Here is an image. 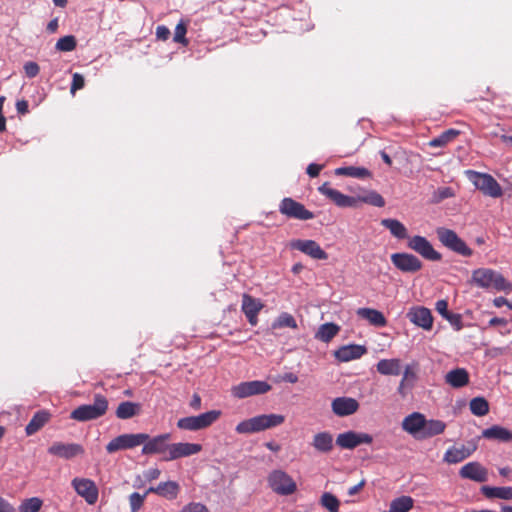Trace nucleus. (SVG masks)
I'll list each match as a JSON object with an SVG mask.
<instances>
[{"instance_id": "obj_1", "label": "nucleus", "mask_w": 512, "mask_h": 512, "mask_svg": "<svg viewBox=\"0 0 512 512\" xmlns=\"http://www.w3.org/2000/svg\"><path fill=\"white\" fill-rule=\"evenodd\" d=\"M318 191L332 201L338 207H356L358 202L370 204L375 207H383L385 205L384 198L376 191H368L357 197L347 196L340 191L332 188L329 182L323 183Z\"/></svg>"}, {"instance_id": "obj_2", "label": "nucleus", "mask_w": 512, "mask_h": 512, "mask_svg": "<svg viewBox=\"0 0 512 512\" xmlns=\"http://www.w3.org/2000/svg\"><path fill=\"white\" fill-rule=\"evenodd\" d=\"M285 421L281 414H262L239 422L235 431L238 434H253L280 426Z\"/></svg>"}, {"instance_id": "obj_3", "label": "nucleus", "mask_w": 512, "mask_h": 512, "mask_svg": "<svg viewBox=\"0 0 512 512\" xmlns=\"http://www.w3.org/2000/svg\"><path fill=\"white\" fill-rule=\"evenodd\" d=\"M472 281L481 288L494 289L505 293L512 292V283L507 281L502 274L488 268H479L473 271Z\"/></svg>"}, {"instance_id": "obj_4", "label": "nucleus", "mask_w": 512, "mask_h": 512, "mask_svg": "<svg viewBox=\"0 0 512 512\" xmlns=\"http://www.w3.org/2000/svg\"><path fill=\"white\" fill-rule=\"evenodd\" d=\"M107 410V398L102 394H95L92 404L78 406L71 412L70 418L79 422H86L102 417L106 414Z\"/></svg>"}, {"instance_id": "obj_5", "label": "nucleus", "mask_w": 512, "mask_h": 512, "mask_svg": "<svg viewBox=\"0 0 512 512\" xmlns=\"http://www.w3.org/2000/svg\"><path fill=\"white\" fill-rule=\"evenodd\" d=\"M467 178L484 195L492 198H499L503 194L502 187L493 176L487 173H481L474 170L465 171Z\"/></svg>"}, {"instance_id": "obj_6", "label": "nucleus", "mask_w": 512, "mask_h": 512, "mask_svg": "<svg viewBox=\"0 0 512 512\" xmlns=\"http://www.w3.org/2000/svg\"><path fill=\"white\" fill-rule=\"evenodd\" d=\"M220 416L221 411L211 410L197 416L183 417L177 421V427L188 431L205 429L216 422Z\"/></svg>"}, {"instance_id": "obj_7", "label": "nucleus", "mask_w": 512, "mask_h": 512, "mask_svg": "<svg viewBox=\"0 0 512 512\" xmlns=\"http://www.w3.org/2000/svg\"><path fill=\"white\" fill-rule=\"evenodd\" d=\"M267 481L269 487L278 495L288 496L297 490L296 482L283 470H273Z\"/></svg>"}, {"instance_id": "obj_8", "label": "nucleus", "mask_w": 512, "mask_h": 512, "mask_svg": "<svg viewBox=\"0 0 512 512\" xmlns=\"http://www.w3.org/2000/svg\"><path fill=\"white\" fill-rule=\"evenodd\" d=\"M271 389L272 386L268 382L261 380H253L241 382L237 385H234L231 388V394L235 398L244 399L255 395L266 394Z\"/></svg>"}, {"instance_id": "obj_9", "label": "nucleus", "mask_w": 512, "mask_h": 512, "mask_svg": "<svg viewBox=\"0 0 512 512\" xmlns=\"http://www.w3.org/2000/svg\"><path fill=\"white\" fill-rule=\"evenodd\" d=\"M437 236L440 242L452 251L465 257L472 255L473 251L453 230L447 228H438Z\"/></svg>"}, {"instance_id": "obj_10", "label": "nucleus", "mask_w": 512, "mask_h": 512, "mask_svg": "<svg viewBox=\"0 0 512 512\" xmlns=\"http://www.w3.org/2000/svg\"><path fill=\"white\" fill-rule=\"evenodd\" d=\"M279 212L287 218L297 220H311L314 218L313 212L306 209L305 206L290 197H285L279 204Z\"/></svg>"}, {"instance_id": "obj_11", "label": "nucleus", "mask_w": 512, "mask_h": 512, "mask_svg": "<svg viewBox=\"0 0 512 512\" xmlns=\"http://www.w3.org/2000/svg\"><path fill=\"white\" fill-rule=\"evenodd\" d=\"M148 434L136 433V434H122L113 438L107 445L106 451L110 454L115 453L119 450L132 449L147 440Z\"/></svg>"}, {"instance_id": "obj_12", "label": "nucleus", "mask_w": 512, "mask_h": 512, "mask_svg": "<svg viewBox=\"0 0 512 512\" xmlns=\"http://www.w3.org/2000/svg\"><path fill=\"white\" fill-rule=\"evenodd\" d=\"M171 438V435L169 433H164L157 435L153 438H151L148 435L147 440H145L144 443H142V454L143 455H154L158 454L161 455V460L165 461V457L167 456V453L169 451V440Z\"/></svg>"}, {"instance_id": "obj_13", "label": "nucleus", "mask_w": 512, "mask_h": 512, "mask_svg": "<svg viewBox=\"0 0 512 512\" xmlns=\"http://www.w3.org/2000/svg\"><path fill=\"white\" fill-rule=\"evenodd\" d=\"M71 485L76 493L84 498L88 504L93 505L97 502L99 490L93 480L76 477L71 481Z\"/></svg>"}, {"instance_id": "obj_14", "label": "nucleus", "mask_w": 512, "mask_h": 512, "mask_svg": "<svg viewBox=\"0 0 512 512\" xmlns=\"http://www.w3.org/2000/svg\"><path fill=\"white\" fill-rule=\"evenodd\" d=\"M290 248L298 250L314 260L328 259V254L314 240L295 239L290 242Z\"/></svg>"}, {"instance_id": "obj_15", "label": "nucleus", "mask_w": 512, "mask_h": 512, "mask_svg": "<svg viewBox=\"0 0 512 512\" xmlns=\"http://www.w3.org/2000/svg\"><path fill=\"white\" fill-rule=\"evenodd\" d=\"M372 441L373 437L368 433L347 431L338 434L335 442L342 449H354L361 444H371Z\"/></svg>"}, {"instance_id": "obj_16", "label": "nucleus", "mask_w": 512, "mask_h": 512, "mask_svg": "<svg viewBox=\"0 0 512 512\" xmlns=\"http://www.w3.org/2000/svg\"><path fill=\"white\" fill-rule=\"evenodd\" d=\"M408 247L430 261H439L442 258L441 254L422 236L411 237L408 241Z\"/></svg>"}, {"instance_id": "obj_17", "label": "nucleus", "mask_w": 512, "mask_h": 512, "mask_svg": "<svg viewBox=\"0 0 512 512\" xmlns=\"http://www.w3.org/2000/svg\"><path fill=\"white\" fill-rule=\"evenodd\" d=\"M202 446L197 443L179 442L171 443L165 461H173L183 457H189L201 452Z\"/></svg>"}, {"instance_id": "obj_18", "label": "nucleus", "mask_w": 512, "mask_h": 512, "mask_svg": "<svg viewBox=\"0 0 512 512\" xmlns=\"http://www.w3.org/2000/svg\"><path fill=\"white\" fill-rule=\"evenodd\" d=\"M391 261L397 269L405 273H415L422 268V262L413 254L394 253Z\"/></svg>"}, {"instance_id": "obj_19", "label": "nucleus", "mask_w": 512, "mask_h": 512, "mask_svg": "<svg viewBox=\"0 0 512 512\" xmlns=\"http://www.w3.org/2000/svg\"><path fill=\"white\" fill-rule=\"evenodd\" d=\"M264 305L261 300L244 293L242 295L241 310L245 314L248 322L252 326L258 324V314L263 309Z\"/></svg>"}, {"instance_id": "obj_20", "label": "nucleus", "mask_w": 512, "mask_h": 512, "mask_svg": "<svg viewBox=\"0 0 512 512\" xmlns=\"http://www.w3.org/2000/svg\"><path fill=\"white\" fill-rule=\"evenodd\" d=\"M459 475L463 479H469L478 483L488 480V470L479 462H469L461 467Z\"/></svg>"}, {"instance_id": "obj_21", "label": "nucleus", "mask_w": 512, "mask_h": 512, "mask_svg": "<svg viewBox=\"0 0 512 512\" xmlns=\"http://www.w3.org/2000/svg\"><path fill=\"white\" fill-rule=\"evenodd\" d=\"M48 453L64 459H72L84 453V448L77 443L54 442L49 448Z\"/></svg>"}, {"instance_id": "obj_22", "label": "nucleus", "mask_w": 512, "mask_h": 512, "mask_svg": "<svg viewBox=\"0 0 512 512\" xmlns=\"http://www.w3.org/2000/svg\"><path fill=\"white\" fill-rule=\"evenodd\" d=\"M426 418L419 412H413L406 416L402 421V429L407 433L411 434L415 438L420 439L425 427Z\"/></svg>"}, {"instance_id": "obj_23", "label": "nucleus", "mask_w": 512, "mask_h": 512, "mask_svg": "<svg viewBox=\"0 0 512 512\" xmlns=\"http://www.w3.org/2000/svg\"><path fill=\"white\" fill-rule=\"evenodd\" d=\"M407 317L413 324L425 330H430L432 328L433 317L428 308L420 306L411 308L407 313Z\"/></svg>"}, {"instance_id": "obj_24", "label": "nucleus", "mask_w": 512, "mask_h": 512, "mask_svg": "<svg viewBox=\"0 0 512 512\" xmlns=\"http://www.w3.org/2000/svg\"><path fill=\"white\" fill-rule=\"evenodd\" d=\"M331 407L335 415L344 417L354 414L359 408V403L354 398L338 397L332 401Z\"/></svg>"}, {"instance_id": "obj_25", "label": "nucleus", "mask_w": 512, "mask_h": 512, "mask_svg": "<svg viewBox=\"0 0 512 512\" xmlns=\"http://www.w3.org/2000/svg\"><path fill=\"white\" fill-rule=\"evenodd\" d=\"M366 351V348L362 345L350 344L337 349L334 356L341 362H348L359 359L366 353Z\"/></svg>"}, {"instance_id": "obj_26", "label": "nucleus", "mask_w": 512, "mask_h": 512, "mask_svg": "<svg viewBox=\"0 0 512 512\" xmlns=\"http://www.w3.org/2000/svg\"><path fill=\"white\" fill-rule=\"evenodd\" d=\"M311 446L319 453L328 454L334 448L333 435L328 431L318 432L313 436Z\"/></svg>"}, {"instance_id": "obj_27", "label": "nucleus", "mask_w": 512, "mask_h": 512, "mask_svg": "<svg viewBox=\"0 0 512 512\" xmlns=\"http://www.w3.org/2000/svg\"><path fill=\"white\" fill-rule=\"evenodd\" d=\"M180 486L175 481L161 482L156 487L147 489V493H154L169 500L177 498Z\"/></svg>"}, {"instance_id": "obj_28", "label": "nucleus", "mask_w": 512, "mask_h": 512, "mask_svg": "<svg viewBox=\"0 0 512 512\" xmlns=\"http://www.w3.org/2000/svg\"><path fill=\"white\" fill-rule=\"evenodd\" d=\"M51 419V414L47 410L37 411L29 423L26 425L25 432L28 436H31L37 433L40 429L44 427L45 424L49 422Z\"/></svg>"}, {"instance_id": "obj_29", "label": "nucleus", "mask_w": 512, "mask_h": 512, "mask_svg": "<svg viewBox=\"0 0 512 512\" xmlns=\"http://www.w3.org/2000/svg\"><path fill=\"white\" fill-rule=\"evenodd\" d=\"M474 450L475 447L470 449L466 448L463 445L461 447L453 446L447 449V451L444 454L443 460L449 464H456L468 458Z\"/></svg>"}, {"instance_id": "obj_30", "label": "nucleus", "mask_w": 512, "mask_h": 512, "mask_svg": "<svg viewBox=\"0 0 512 512\" xmlns=\"http://www.w3.org/2000/svg\"><path fill=\"white\" fill-rule=\"evenodd\" d=\"M482 437L507 443L512 441V431L499 425H493L482 431Z\"/></svg>"}, {"instance_id": "obj_31", "label": "nucleus", "mask_w": 512, "mask_h": 512, "mask_svg": "<svg viewBox=\"0 0 512 512\" xmlns=\"http://www.w3.org/2000/svg\"><path fill=\"white\" fill-rule=\"evenodd\" d=\"M445 381L453 388H461L469 383V373L464 368H456L446 374Z\"/></svg>"}, {"instance_id": "obj_32", "label": "nucleus", "mask_w": 512, "mask_h": 512, "mask_svg": "<svg viewBox=\"0 0 512 512\" xmlns=\"http://www.w3.org/2000/svg\"><path fill=\"white\" fill-rule=\"evenodd\" d=\"M357 315L367 320L371 325L376 327H384L387 324L386 318L383 313L373 308H359Z\"/></svg>"}, {"instance_id": "obj_33", "label": "nucleus", "mask_w": 512, "mask_h": 512, "mask_svg": "<svg viewBox=\"0 0 512 512\" xmlns=\"http://www.w3.org/2000/svg\"><path fill=\"white\" fill-rule=\"evenodd\" d=\"M376 369L382 375L397 376L401 373V361L397 358L381 359L376 364Z\"/></svg>"}, {"instance_id": "obj_34", "label": "nucleus", "mask_w": 512, "mask_h": 512, "mask_svg": "<svg viewBox=\"0 0 512 512\" xmlns=\"http://www.w3.org/2000/svg\"><path fill=\"white\" fill-rule=\"evenodd\" d=\"M335 175L337 176H348L358 179H365L372 177V173L364 167L346 166L335 169Z\"/></svg>"}, {"instance_id": "obj_35", "label": "nucleus", "mask_w": 512, "mask_h": 512, "mask_svg": "<svg viewBox=\"0 0 512 512\" xmlns=\"http://www.w3.org/2000/svg\"><path fill=\"white\" fill-rule=\"evenodd\" d=\"M424 426L425 427L423 428V432L421 434L420 439L431 438L436 435L442 434L446 429L445 422L437 419H426Z\"/></svg>"}, {"instance_id": "obj_36", "label": "nucleus", "mask_w": 512, "mask_h": 512, "mask_svg": "<svg viewBox=\"0 0 512 512\" xmlns=\"http://www.w3.org/2000/svg\"><path fill=\"white\" fill-rule=\"evenodd\" d=\"M381 225L388 229L390 233L398 239H405L408 237L406 227L397 219H382Z\"/></svg>"}, {"instance_id": "obj_37", "label": "nucleus", "mask_w": 512, "mask_h": 512, "mask_svg": "<svg viewBox=\"0 0 512 512\" xmlns=\"http://www.w3.org/2000/svg\"><path fill=\"white\" fill-rule=\"evenodd\" d=\"M460 135V131L457 129H448L442 132L439 136L431 139L428 143L430 147H445L452 141H454Z\"/></svg>"}, {"instance_id": "obj_38", "label": "nucleus", "mask_w": 512, "mask_h": 512, "mask_svg": "<svg viewBox=\"0 0 512 512\" xmlns=\"http://www.w3.org/2000/svg\"><path fill=\"white\" fill-rule=\"evenodd\" d=\"M481 492L487 498L512 499V487L482 486Z\"/></svg>"}, {"instance_id": "obj_39", "label": "nucleus", "mask_w": 512, "mask_h": 512, "mask_svg": "<svg viewBox=\"0 0 512 512\" xmlns=\"http://www.w3.org/2000/svg\"><path fill=\"white\" fill-rule=\"evenodd\" d=\"M340 331V327L335 323L322 324L315 334V338L328 343L330 342Z\"/></svg>"}, {"instance_id": "obj_40", "label": "nucleus", "mask_w": 512, "mask_h": 512, "mask_svg": "<svg viewBox=\"0 0 512 512\" xmlns=\"http://www.w3.org/2000/svg\"><path fill=\"white\" fill-rule=\"evenodd\" d=\"M140 411V404L124 401L119 404L116 409V416L119 419H130L137 415Z\"/></svg>"}, {"instance_id": "obj_41", "label": "nucleus", "mask_w": 512, "mask_h": 512, "mask_svg": "<svg viewBox=\"0 0 512 512\" xmlns=\"http://www.w3.org/2000/svg\"><path fill=\"white\" fill-rule=\"evenodd\" d=\"M414 505L410 496H401L391 501L388 512H409Z\"/></svg>"}, {"instance_id": "obj_42", "label": "nucleus", "mask_w": 512, "mask_h": 512, "mask_svg": "<svg viewBox=\"0 0 512 512\" xmlns=\"http://www.w3.org/2000/svg\"><path fill=\"white\" fill-rule=\"evenodd\" d=\"M470 411L475 416H485L489 412V403L483 397H475L470 401Z\"/></svg>"}, {"instance_id": "obj_43", "label": "nucleus", "mask_w": 512, "mask_h": 512, "mask_svg": "<svg viewBox=\"0 0 512 512\" xmlns=\"http://www.w3.org/2000/svg\"><path fill=\"white\" fill-rule=\"evenodd\" d=\"M320 504L330 512H338L340 501L330 492H325L320 498Z\"/></svg>"}, {"instance_id": "obj_44", "label": "nucleus", "mask_w": 512, "mask_h": 512, "mask_svg": "<svg viewBox=\"0 0 512 512\" xmlns=\"http://www.w3.org/2000/svg\"><path fill=\"white\" fill-rule=\"evenodd\" d=\"M77 46L76 38L73 35H67L64 37H61L56 45L55 48L58 51L61 52H70L73 51Z\"/></svg>"}, {"instance_id": "obj_45", "label": "nucleus", "mask_w": 512, "mask_h": 512, "mask_svg": "<svg viewBox=\"0 0 512 512\" xmlns=\"http://www.w3.org/2000/svg\"><path fill=\"white\" fill-rule=\"evenodd\" d=\"M42 504V500L38 497L25 499L19 506V512H38Z\"/></svg>"}, {"instance_id": "obj_46", "label": "nucleus", "mask_w": 512, "mask_h": 512, "mask_svg": "<svg viewBox=\"0 0 512 512\" xmlns=\"http://www.w3.org/2000/svg\"><path fill=\"white\" fill-rule=\"evenodd\" d=\"M274 328H283V327H289L292 329L297 328V323L294 317L289 313H281L276 322L273 324Z\"/></svg>"}, {"instance_id": "obj_47", "label": "nucleus", "mask_w": 512, "mask_h": 512, "mask_svg": "<svg viewBox=\"0 0 512 512\" xmlns=\"http://www.w3.org/2000/svg\"><path fill=\"white\" fill-rule=\"evenodd\" d=\"M149 493L147 491L144 494L133 492L129 496V504L131 512H138L143 506L145 499Z\"/></svg>"}, {"instance_id": "obj_48", "label": "nucleus", "mask_w": 512, "mask_h": 512, "mask_svg": "<svg viewBox=\"0 0 512 512\" xmlns=\"http://www.w3.org/2000/svg\"><path fill=\"white\" fill-rule=\"evenodd\" d=\"M186 33H187V25L183 21L179 22L175 28L174 37H173L174 42L180 43L183 45H187L188 40L186 38Z\"/></svg>"}, {"instance_id": "obj_49", "label": "nucleus", "mask_w": 512, "mask_h": 512, "mask_svg": "<svg viewBox=\"0 0 512 512\" xmlns=\"http://www.w3.org/2000/svg\"><path fill=\"white\" fill-rule=\"evenodd\" d=\"M85 80L83 75L80 73H74L72 76V83L70 87V92L74 94L77 90H80L84 87Z\"/></svg>"}, {"instance_id": "obj_50", "label": "nucleus", "mask_w": 512, "mask_h": 512, "mask_svg": "<svg viewBox=\"0 0 512 512\" xmlns=\"http://www.w3.org/2000/svg\"><path fill=\"white\" fill-rule=\"evenodd\" d=\"M24 71L28 78H34L39 74L40 67L34 61H29L24 64Z\"/></svg>"}, {"instance_id": "obj_51", "label": "nucleus", "mask_w": 512, "mask_h": 512, "mask_svg": "<svg viewBox=\"0 0 512 512\" xmlns=\"http://www.w3.org/2000/svg\"><path fill=\"white\" fill-rule=\"evenodd\" d=\"M446 320H448L450 322V324L457 330H461L462 327H463V324H462V317L460 314H456V313H449L446 317H445Z\"/></svg>"}, {"instance_id": "obj_52", "label": "nucleus", "mask_w": 512, "mask_h": 512, "mask_svg": "<svg viewBox=\"0 0 512 512\" xmlns=\"http://www.w3.org/2000/svg\"><path fill=\"white\" fill-rule=\"evenodd\" d=\"M180 512H209L208 508L200 503H191L183 507Z\"/></svg>"}, {"instance_id": "obj_53", "label": "nucleus", "mask_w": 512, "mask_h": 512, "mask_svg": "<svg viewBox=\"0 0 512 512\" xmlns=\"http://www.w3.org/2000/svg\"><path fill=\"white\" fill-rule=\"evenodd\" d=\"M413 386H414L413 383H409L407 380H404L402 378L397 391L401 395L402 398H405L407 396L408 392L413 388Z\"/></svg>"}, {"instance_id": "obj_54", "label": "nucleus", "mask_w": 512, "mask_h": 512, "mask_svg": "<svg viewBox=\"0 0 512 512\" xmlns=\"http://www.w3.org/2000/svg\"><path fill=\"white\" fill-rule=\"evenodd\" d=\"M436 311L444 318L450 313L448 311V302L446 300H438L435 305Z\"/></svg>"}, {"instance_id": "obj_55", "label": "nucleus", "mask_w": 512, "mask_h": 512, "mask_svg": "<svg viewBox=\"0 0 512 512\" xmlns=\"http://www.w3.org/2000/svg\"><path fill=\"white\" fill-rule=\"evenodd\" d=\"M322 169L323 165L311 163L308 165L306 172L311 178H315L319 175Z\"/></svg>"}, {"instance_id": "obj_56", "label": "nucleus", "mask_w": 512, "mask_h": 512, "mask_svg": "<svg viewBox=\"0 0 512 512\" xmlns=\"http://www.w3.org/2000/svg\"><path fill=\"white\" fill-rule=\"evenodd\" d=\"M156 36L158 39L165 41L170 36V30L166 26L160 25L156 28Z\"/></svg>"}, {"instance_id": "obj_57", "label": "nucleus", "mask_w": 512, "mask_h": 512, "mask_svg": "<svg viewBox=\"0 0 512 512\" xmlns=\"http://www.w3.org/2000/svg\"><path fill=\"white\" fill-rule=\"evenodd\" d=\"M161 471L158 468H151L144 472V478L151 482L159 478Z\"/></svg>"}, {"instance_id": "obj_58", "label": "nucleus", "mask_w": 512, "mask_h": 512, "mask_svg": "<svg viewBox=\"0 0 512 512\" xmlns=\"http://www.w3.org/2000/svg\"><path fill=\"white\" fill-rule=\"evenodd\" d=\"M404 380H407L409 383H413L416 381V373L412 370V368L407 365L405 367V370H404V373H403V377H402Z\"/></svg>"}, {"instance_id": "obj_59", "label": "nucleus", "mask_w": 512, "mask_h": 512, "mask_svg": "<svg viewBox=\"0 0 512 512\" xmlns=\"http://www.w3.org/2000/svg\"><path fill=\"white\" fill-rule=\"evenodd\" d=\"M16 109L19 114H26L28 113V102L26 100H19L16 103Z\"/></svg>"}, {"instance_id": "obj_60", "label": "nucleus", "mask_w": 512, "mask_h": 512, "mask_svg": "<svg viewBox=\"0 0 512 512\" xmlns=\"http://www.w3.org/2000/svg\"><path fill=\"white\" fill-rule=\"evenodd\" d=\"M201 403V397L198 394H194L190 402V407L194 410H199L201 408Z\"/></svg>"}, {"instance_id": "obj_61", "label": "nucleus", "mask_w": 512, "mask_h": 512, "mask_svg": "<svg viewBox=\"0 0 512 512\" xmlns=\"http://www.w3.org/2000/svg\"><path fill=\"white\" fill-rule=\"evenodd\" d=\"M507 325V320L505 318L493 317L489 320V326H505Z\"/></svg>"}, {"instance_id": "obj_62", "label": "nucleus", "mask_w": 512, "mask_h": 512, "mask_svg": "<svg viewBox=\"0 0 512 512\" xmlns=\"http://www.w3.org/2000/svg\"><path fill=\"white\" fill-rule=\"evenodd\" d=\"M364 485H365V481L362 480L358 484L350 487L348 489V495L353 496V495L357 494L364 487Z\"/></svg>"}, {"instance_id": "obj_63", "label": "nucleus", "mask_w": 512, "mask_h": 512, "mask_svg": "<svg viewBox=\"0 0 512 512\" xmlns=\"http://www.w3.org/2000/svg\"><path fill=\"white\" fill-rule=\"evenodd\" d=\"M0 512H15V510L8 502L0 498Z\"/></svg>"}, {"instance_id": "obj_64", "label": "nucleus", "mask_w": 512, "mask_h": 512, "mask_svg": "<svg viewBox=\"0 0 512 512\" xmlns=\"http://www.w3.org/2000/svg\"><path fill=\"white\" fill-rule=\"evenodd\" d=\"M282 380L288 383H296L298 381V376L294 373H285L282 377Z\"/></svg>"}]
</instances>
